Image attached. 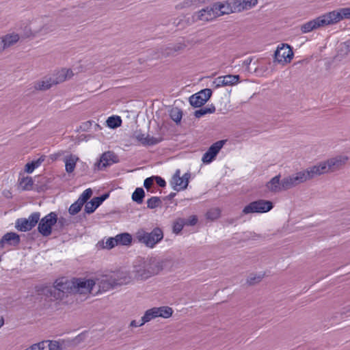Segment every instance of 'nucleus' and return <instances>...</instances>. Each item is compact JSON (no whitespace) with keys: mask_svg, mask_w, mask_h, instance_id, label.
<instances>
[{"mask_svg":"<svg viewBox=\"0 0 350 350\" xmlns=\"http://www.w3.org/2000/svg\"><path fill=\"white\" fill-rule=\"evenodd\" d=\"M118 245V242L116 237H110L107 239L105 242V245L103 246V248H107L108 250L112 249L115 246Z\"/></svg>","mask_w":350,"mask_h":350,"instance_id":"nucleus-48","label":"nucleus"},{"mask_svg":"<svg viewBox=\"0 0 350 350\" xmlns=\"http://www.w3.org/2000/svg\"><path fill=\"white\" fill-rule=\"evenodd\" d=\"M221 211L218 208H211L206 213V217L211 220H215L220 217Z\"/></svg>","mask_w":350,"mask_h":350,"instance_id":"nucleus-46","label":"nucleus"},{"mask_svg":"<svg viewBox=\"0 0 350 350\" xmlns=\"http://www.w3.org/2000/svg\"><path fill=\"white\" fill-rule=\"evenodd\" d=\"M53 85L55 84L51 77L49 78H46L42 81L38 82L35 85V88L38 90H46L51 88Z\"/></svg>","mask_w":350,"mask_h":350,"instance_id":"nucleus-29","label":"nucleus"},{"mask_svg":"<svg viewBox=\"0 0 350 350\" xmlns=\"http://www.w3.org/2000/svg\"><path fill=\"white\" fill-rule=\"evenodd\" d=\"M135 237L138 241L144 244L146 247L152 248L163 238V232L160 228H154L150 232H147L143 229L139 230Z\"/></svg>","mask_w":350,"mask_h":350,"instance_id":"nucleus-3","label":"nucleus"},{"mask_svg":"<svg viewBox=\"0 0 350 350\" xmlns=\"http://www.w3.org/2000/svg\"><path fill=\"white\" fill-rule=\"evenodd\" d=\"M224 77L225 80L228 81L226 85H236L240 81V76L239 75H228L224 76Z\"/></svg>","mask_w":350,"mask_h":350,"instance_id":"nucleus-44","label":"nucleus"},{"mask_svg":"<svg viewBox=\"0 0 350 350\" xmlns=\"http://www.w3.org/2000/svg\"><path fill=\"white\" fill-rule=\"evenodd\" d=\"M83 204L77 200L73 204L70 205L68 208V213L71 215L77 214L81 210Z\"/></svg>","mask_w":350,"mask_h":350,"instance_id":"nucleus-40","label":"nucleus"},{"mask_svg":"<svg viewBox=\"0 0 350 350\" xmlns=\"http://www.w3.org/2000/svg\"><path fill=\"white\" fill-rule=\"evenodd\" d=\"M262 277L261 275H252L248 277L247 280V282L249 285H254L258 282H259L262 280Z\"/></svg>","mask_w":350,"mask_h":350,"instance_id":"nucleus-50","label":"nucleus"},{"mask_svg":"<svg viewBox=\"0 0 350 350\" xmlns=\"http://www.w3.org/2000/svg\"><path fill=\"white\" fill-rule=\"evenodd\" d=\"M38 295H44L49 298H54L55 299H61V293H58L56 289L55 284L53 286H44L37 289Z\"/></svg>","mask_w":350,"mask_h":350,"instance_id":"nucleus-21","label":"nucleus"},{"mask_svg":"<svg viewBox=\"0 0 350 350\" xmlns=\"http://www.w3.org/2000/svg\"><path fill=\"white\" fill-rule=\"evenodd\" d=\"M170 116L172 120L178 124L182 119L183 111L178 107L172 108L170 111Z\"/></svg>","mask_w":350,"mask_h":350,"instance_id":"nucleus-36","label":"nucleus"},{"mask_svg":"<svg viewBox=\"0 0 350 350\" xmlns=\"http://www.w3.org/2000/svg\"><path fill=\"white\" fill-rule=\"evenodd\" d=\"M226 140H219L213 144L203 154L202 161L204 163H211L216 157L220 150L226 144Z\"/></svg>","mask_w":350,"mask_h":350,"instance_id":"nucleus-13","label":"nucleus"},{"mask_svg":"<svg viewBox=\"0 0 350 350\" xmlns=\"http://www.w3.org/2000/svg\"><path fill=\"white\" fill-rule=\"evenodd\" d=\"M91 124H92L91 122L90 121H88L86 122L83 123L80 126V129L83 131H87L90 129Z\"/></svg>","mask_w":350,"mask_h":350,"instance_id":"nucleus-58","label":"nucleus"},{"mask_svg":"<svg viewBox=\"0 0 350 350\" xmlns=\"http://www.w3.org/2000/svg\"><path fill=\"white\" fill-rule=\"evenodd\" d=\"M212 94L213 91L211 89H203L189 97V103L195 108L201 107L210 99Z\"/></svg>","mask_w":350,"mask_h":350,"instance_id":"nucleus-10","label":"nucleus"},{"mask_svg":"<svg viewBox=\"0 0 350 350\" xmlns=\"http://www.w3.org/2000/svg\"><path fill=\"white\" fill-rule=\"evenodd\" d=\"M145 197V192L143 188L137 187L132 194V200L136 203L140 204L143 202Z\"/></svg>","mask_w":350,"mask_h":350,"instance_id":"nucleus-32","label":"nucleus"},{"mask_svg":"<svg viewBox=\"0 0 350 350\" xmlns=\"http://www.w3.org/2000/svg\"><path fill=\"white\" fill-rule=\"evenodd\" d=\"M154 181L160 187H165L166 185L165 180L161 176H154Z\"/></svg>","mask_w":350,"mask_h":350,"instance_id":"nucleus-56","label":"nucleus"},{"mask_svg":"<svg viewBox=\"0 0 350 350\" xmlns=\"http://www.w3.org/2000/svg\"><path fill=\"white\" fill-rule=\"evenodd\" d=\"M176 193L172 192L168 196L164 197L163 198V200H171L172 199H173L176 196Z\"/></svg>","mask_w":350,"mask_h":350,"instance_id":"nucleus-61","label":"nucleus"},{"mask_svg":"<svg viewBox=\"0 0 350 350\" xmlns=\"http://www.w3.org/2000/svg\"><path fill=\"white\" fill-rule=\"evenodd\" d=\"M55 29V26L53 24L44 25L38 31L35 32L36 33H40L41 35L47 34Z\"/></svg>","mask_w":350,"mask_h":350,"instance_id":"nucleus-45","label":"nucleus"},{"mask_svg":"<svg viewBox=\"0 0 350 350\" xmlns=\"http://www.w3.org/2000/svg\"><path fill=\"white\" fill-rule=\"evenodd\" d=\"M19 184L23 190L29 191L32 189L33 180L30 176L23 177L20 180Z\"/></svg>","mask_w":350,"mask_h":350,"instance_id":"nucleus-34","label":"nucleus"},{"mask_svg":"<svg viewBox=\"0 0 350 350\" xmlns=\"http://www.w3.org/2000/svg\"><path fill=\"white\" fill-rule=\"evenodd\" d=\"M273 208V204L272 202L266 200H258L245 206L242 213L245 215L250 213H264L269 212Z\"/></svg>","mask_w":350,"mask_h":350,"instance_id":"nucleus-7","label":"nucleus"},{"mask_svg":"<svg viewBox=\"0 0 350 350\" xmlns=\"http://www.w3.org/2000/svg\"><path fill=\"white\" fill-rule=\"evenodd\" d=\"M229 4L230 3L228 0L224 3L216 2L213 3L215 10H216L218 16L232 13V8Z\"/></svg>","mask_w":350,"mask_h":350,"instance_id":"nucleus-23","label":"nucleus"},{"mask_svg":"<svg viewBox=\"0 0 350 350\" xmlns=\"http://www.w3.org/2000/svg\"><path fill=\"white\" fill-rule=\"evenodd\" d=\"M92 195V190L89 188L85 189L77 199L83 205L88 202V200L91 198Z\"/></svg>","mask_w":350,"mask_h":350,"instance_id":"nucleus-42","label":"nucleus"},{"mask_svg":"<svg viewBox=\"0 0 350 350\" xmlns=\"http://www.w3.org/2000/svg\"><path fill=\"white\" fill-rule=\"evenodd\" d=\"M20 39V36L17 33H8L1 38V42L3 43V49L8 48L15 43H16Z\"/></svg>","mask_w":350,"mask_h":350,"instance_id":"nucleus-25","label":"nucleus"},{"mask_svg":"<svg viewBox=\"0 0 350 350\" xmlns=\"http://www.w3.org/2000/svg\"><path fill=\"white\" fill-rule=\"evenodd\" d=\"M118 245H129L132 242V237L129 233L124 232L116 236Z\"/></svg>","mask_w":350,"mask_h":350,"instance_id":"nucleus-30","label":"nucleus"},{"mask_svg":"<svg viewBox=\"0 0 350 350\" xmlns=\"http://www.w3.org/2000/svg\"><path fill=\"white\" fill-rule=\"evenodd\" d=\"M292 48L288 44L279 45L274 53V62L284 65L291 61L293 57Z\"/></svg>","mask_w":350,"mask_h":350,"instance_id":"nucleus-9","label":"nucleus"},{"mask_svg":"<svg viewBox=\"0 0 350 350\" xmlns=\"http://www.w3.org/2000/svg\"><path fill=\"white\" fill-rule=\"evenodd\" d=\"M106 122L107 126L110 129H116L121 126L122 119L120 116H112L107 118Z\"/></svg>","mask_w":350,"mask_h":350,"instance_id":"nucleus-33","label":"nucleus"},{"mask_svg":"<svg viewBox=\"0 0 350 350\" xmlns=\"http://www.w3.org/2000/svg\"><path fill=\"white\" fill-rule=\"evenodd\" d=\"M228 81L224 79V76L219 77L215 79L214 83H217L215 87L219 88L221 86H226Z\"/></svg>","mask_w":350,"mask_h":350,"instance_id":"nucleus-53","label":"nucleus"},{"mask_svg":"<svg viewBox=\"0 0 350 350\" xmlns=\"http://www.w3.org/2000/svg\"><path fill=\"white\" fill-rule=\"evenodd\" d=\"M215 107L213 104L208 105L207 107L200 108L195 111L194 116L197 118H200L201 117L208 114V113H213L215 111Z\"/></svg>","mask_w":350,"mask_h":350,"instance_id":"nucleus-28","label":"nucleus"},{"mask_svg":"<svg viewBox=\"0 0 350 350\" xmlns=\"http://www.w3.org/2000/svg\"><path fill=\"white\" fill-rule=\"evenodd\" d=\"M21 243L20 236L13 232L5 233L0 240V249H3L5 245L17 247Z\"/></svg>","mask_w":350,"mask_h":350,"instance_id":"nucleus-18","label":"nucleus"},{"mask_svg":"<svg viewBox=\"0 0 350 350\" xmlns=\"http://www.w3.org/2000/svg\"><path fill=\"white\" fill-rule=\"evenodd\" d=\"M77 160V158H75L72 155H70L68 159H66L65 167H66V171L68 173H71L75 170Z\"/></svg>","mask_w":350,"mask_h":350,"instance_id":"nucleus-38","label":"nucleus"},{"mask_svg":"<svg viewBox=\"0 0 350 350\" xmlns=\"http://www.w3.org/2000/svg\"><path fill=\"white\" fill-rule=\"evenodd\" d=\"M130 279L131 278L128 274L120 273L110 277L105 276L101 279H97L95 282L98 286V291L101 293L126 284L130 282Z\"/></svg>","mask_w":350,"mask_h":350,"instance_id":"nucleus-2","label":"nucleus"},{"mask_svg":"<svg viewBox=\"0 0 350 350\" xmlns=\"http://www.w3.org/2000/svg\"><path fill=\"white\" fill-rule=\"evenodd\" d=\"M159 316L164 319L170 318L173 314V310L169 306L159 307Z\"/></svg>","mask_w":350,"mask_h":350,"instance_id":"nucleus-39","label":"nucleus"},{"mask_svg":"<svg viewBox=\"0 0 350 350\" xmlns=\"http://www.w3.org/2000/svg\"><path fill=\"white\" fill-rule=\"evenodd\" d=\"M191 177L190 172H186L183 174V176L181 177L184 180V185L182 187V189H186L187 188L188 184H189V180Z\"/></svg>","mask_w":350,"mask_h":350,"instance_id":"nucleus-55","label":"nucleus"},{"mask_svg":"<svg viewBox=\"0 0 350 350\" xmlns=\"http://www.w3.org/2000/svg\"><path fill=\"white\" fill-rule=\"evenodd\" d=\"M170 184L174 190L177 191L183 190L182 187L184 185V180L180 177V170L177 169L176 170L170 180Z\"/></svg>","mask_w":350,"mask_h":350,"instance_id":"nucleus-24","label":"nucleus"},{"mask_svg":"<svg viewBox=\"0 0 350 350\" xmlns=\"http://www.w3.org/2000/svg\"><path fill=\"white\" fill-rule=\"evenodd\" d=\"M135 138L144 146H154L163 140V137L161 135L158 137H150L149 135H147L145 137V135L143 133H135Z\"/></svg>","mask_w":350,"mask_h":350,"instance_id":"nucleus-19","label":"nucleus"},{"mask_svg":"<svg viewBox=\"0 0 350 350\" xmlns=\"http://www.w3.org/2000/svg\"><path fill=\"white\" fill-rule=\"evenodd\" d=\"M347 157H336L327 159L325 161H322L317 165H314V168L319 169L317 172V176L322 174L328 173L329 172H334L340 169L347 161Z\"/></svg>","mask_w":350,"mask_h":350,"instance_id":"nucleus-4","label":"nucleus"},{"mask_svg":"<svg viewBox=\"0 0 350 350\" xmlns=\"http://www.w3.org/2000/svg\"><path fill=\"white\" fill-rule=\"evenodd\" d=\"M232 8V13L240 12L243 11V6L241 4V0H228Z\"/></svg>","mask_w":350,"mask_h":350,"instance_id":"nucleus-43","label":"nucleus"},{"mask_svg":"<svg viewBox=\"0 0 350 350\" xmlns=\"http://www.w3.org/2000/svg\"><path fill=\"white\" fill-rule=\"evenodd\" d=\"M187 45L184 42H178L174 44H170L162 51L165 56H174L177 53L184 50Z\"/></svg>","mask_w":350,"mask_h":350,"instance_id":"nucleus-22","label":"nucleus"},{"mask_svg":"<svg viewBox=\"0 0 350 350\" xmlns=\"http://www.w3.org/2000/svg\"><path fill=\"white\" fill-rule=\"evenodd\" d=\"M38 226V231L43 237H49L51 234L53 228L57 221V215L55 212H51L41 219Z\"/></svg>","mask_w":350,"mask_h":350,"instance_id":"nucleus-5","label":"nucleus"},{"mask_svg":"<svg viewBox=\"0 0 350 350\" xmlns=\"http://www.w3.org/2000/svg\"><path fill=\"white\" fill-rule=\"evenodd\" d=\"M71 345L72 342L70 340H51L49 343V350H63Z\"/></svg>","mask_w":350,"mask_h":350,"instance_id":"nucleus-26","label":"nucleus"},{"mask_svg":"<svg viewBox=\"0 0 350 350\" xmlns=\"http://www.w3.org/2000/svg\"><path fill=\"white\" fill-rule=\"evenodd\" d=\"M329 25L336 24L347 18L350 19V8H340L325 14Z\"/></svg>","mask_w":350,"mask_h":350,"instance_id":"nucleus-12","label":"nucleus"},{"mask_svg":"<svg viewBox=\"0 0 350 350\" xmlns=\"http://www.w3.org/2000/svg\"><path fill=\"white\" fill-rule=\"evenodd\" d=\"M40 217V212L32 213L28 218H18L15 223L16 228L21 232H27L33 229L38 223Z\"/></svg>","mask_w":350,"mask_h":350,"instance_id":"nucleus-8","label":"nucleus"},{"mask_svg":"<svg viewBox=\"0 0 350 350\" xmlns=\"http://www.w3.org/2000/svg\"><path fill=\"white\" fill-rule=\"evenodd\" d=\"M185 226V219L178 218L173 224V232L178 234L181 232L183 227Z\"/></svg>","mask_w":350,"mask_h":350,"instance_id":"nucleus-41","label":"nucleus"},{"mask_svg":"<svg viewBox=\"0 0 350 350\" xmlns=\"http://www.w3.org/2000/svg\"><path fill=\"white\" fill-rule=\"evenodd\" d=\"M218 17V14L215 10L214 5L211 7L203 8L193 15V21H209Z\"/></svg>","mask_w":350,"mask_h":350,"instance_id":"nucleus-17","label":"nucleus"},{"mask_svg":"<svg viewBox=\"0 0 350 350\" xmlns=\"http://www.w3.org/2000/svg\"><path fill=\"white\" fill-rule=\"evenodd\" d=\"M153 319H154V317H153V314H152V312L150 311H149V310H147L145 312L144 315L142 317V319H141L142 322L140 323V325H144L146 323L150 321V320H152Z\"/></svg>","mask_w":350,"mask_h":350,"instance_id":"nucleus-49","label":"nucleus"},{"mask_svg":"<svg viewBox=\"0 0 350 350\" xmlns=\"http://www.w3.org/2000/svg\"><path fill=\"white\" fill-rule=\"evenodd\" d=\"M329 25L325 14L304 23L301 27L302 33H308L320 27Z\"/></svg>","mask_w":350,"mask_h":350,"instance_id":"nucleus-16","label":"nucleus"},{"mask_svg":"<svg viewBox=\"0 0 350 350\" xmlns=\"http://www.w3.org/2000/svg\"><path fill=\"white\" fill-rule=\"evenodd\" d=\"M72 280L75 284V294L90 293L96 285V282L92 279L73 278Z\"/></svg>","mask_w":350,"mask_h":350,"instance_id":"nucleus-11","label":"nucleus"},{"mask_svg":"<svg viewBox=\"0 0 350 350\" xmlns=\"http://www.w3.org/2000/svg\"><path fill=\"white\" fill-rule=\"evenodd\" d=\"M258 3V0H241L243 11L254 7Z\"/></svg>","mask_w":350,"mask_h":350,"instance_id":"nucleus-47","label":"nucleus"},{"mask_svg":"<svg viewBox=\"0 0 350 350\" xmlns=\"http://www.w3.org/2000/svg\"><path fill=\"white\" fill-rule=\"evenodd\" d=\"M162 201L159 197L152 196L147 200V207L150 209L161 207Z\"/></svg>","mask_w":350,"mask_h":350,"instance_id":"nucleus-37","label":"nucleus"},{"mask_svg":"<svg viewBox=\"0 0 350 350\" xmlns=\"http://www.w3.org/2000/svg\"><path fill=\"white\" fill-rule=\"evenodd\" d=\"M37 168L35 164L33 161L27 163L25 166V171L28 173L31 174L33 172V170Z\"/></svg>","mask_w":350,"mask_h":350,"instance_id":"nucleus-54","label":"nucleus"},{"mask_svg":"<svg viewBox=\"0 0 350 350\" xmlns=\"http://www.w3.org/2000/svg\"><path fill=\"white\" fill-rule=\"evenodd\" d=\"M100 204L98 199L94 197L85 204L84 211L87 214L93 213Z\"/></svg>","mask_w":350,"mask_h":350,"instance_id":"nucleus-27","label":"nucleus"},{"mask_svg":"<svg viewBox=\"0 0 350 350\" xmlns=\"http://www.w3.org/2000/svg\"><path fill=\"white\" fill-rule=\"evenodd\" d=\"M198 219L196 215H191L188 219H185V226H194Z\"/></svg>","mask_w":350,"mask_h":350,"instance_id":"nucleus-52","label":"nucleus"},{"mask_svg":"<svg viewBox=\"0 0 350 350\" xmlns=\"http://www.w3.org/2000/svg\"><path fill=\"white\" fill-rule=\"evenodd\" d=\"M162 269L161 263L157 258H150L144 262L143 267L139 269L137 272L142 279H147L157 274Z\"/></svg>","mask_w":350,"mask_h":350,"instance_id":"nucleus-6","label":"nucleus"},{"mask_svg":"<svg viewBox=\"0 0 350 350\" xmlns=\"http://www.w3.org/2000/svg\"><path fill=\"white\" fill-rule=\"evenodd\" d=\"M252 61V59L251 57H249L243 61V66H245L246 68H249V66L250 65L251 62Z\"/></svg>","mask_w":350,"mask_h":350,"instance_id":"nucleus-63","label":"nucleus"},{"mask_svg":"<svg viewBox=\"0 0 350 350\" xmlns=\"http://www.w3.org/2000/svg\"><path fill=\"white\" fill-rule=\"evenodd\" d=\"M154 176L146 178L144 182V187L148 191L154 185Z\"/></svg>","mask_w":350,"mask_h":350,"instance_id":"nucleus-51","label":"nucleus"},{"mask_svg":"<svg viewBox=\"0 0 350 350\" xmlns=\"http://www.w3.org/2000/svg\"><path fill=\"white\" fill-rule=\"evenodd\" d=\"M119 161L118 156L113 152L108 151L104 152L99 161L95 163L94 170H101L107 166L116 163Z\"/></svg>","mask_w":350,"mask_h":350,"instance_id":"nucleus-14","label":"nucleus"},{"mask_svg":"<svg viewBox=\"0 0 350 350\" xmlns=\"http://www.w3.org/2000/svg\"><path fill=\"white\" fill-rule=\"evenodd\" d=\"M109 196V193H105L100 196L96 197V199H98V201L102 204L105 200H107Z\"/></svg>","mask_w":350,"mask_h":350,"instance_id":"nucleus-57","label":"nucleus"},{"mask_svg":"<svg viewBox=\"0 0 350 350\" xmlns=\"http://www.w3.org/2000/svg\"><path fill=\"white\" fill-rule=\"evenodd\" d=\"M318 170L319 169H315L314 166L312 165L305 170L283 178V188H286V190H288L308 180L313 179L314 177L317 176V172Z\"/></svg>","mask_w":350,"mask_h":350,"instance_id":"nucleus-1","label":"nucleus"},{"mask_svg":"<svg viewBox=\"0 0 350 350\" xmlns=\"http://www.w3.org/2000/svg\"><path fill=\"white\" fill-rule=\"evenodd\" d=\"M55 287L58 293H61V299H62L65 294L74 293L75 284L73 280H69L64 278L56 280L55 282Z\"/></svg>","mask_w":350,"mask_h":350,"instance_id":"nucleus-15","label":"nucleus"},{"mask_svg":"<svg viewBox=\"0 0 350 350\" xmlns=\"http://www.w3.org/2000/svg\"><path fill=\"white\" fill-rule=\"evenodd\" d=\"M62 153L61 152H57V153H55V154H51L50 155V158L52 161H55L57 160L60 156H62Z\"/></svg>","mask_w":350,"mask_h":350,"instance_id":"nucleus-62","label":"nucleus"},{"mask_svg":"<svg viewBox=\"0 0 350 350\" xmlns=\"http://www.w3.org/2000/svg\"><path fill=\"white\" fill-rule=\"evenodd\" d=\"M45 157H46L44 155H42L37 160H33L32 161L33 162L36 167H38L41 165V163L45 160Z\"/></svg>","mask_w":350,"mask_h":350,"instance_id":"nucleus-59","label":"nucleus"},{"mask_svg":"<svg viewBox=\"0 0 350 350\" xmlns=\"http://www.w3.org/2000/svg\"><path fill=\"white\" fill-rule=\"evenodd\" d=\"M149 311H150L152 312V314H153V317L155 318L157 317H159V308H157V307H154V308H150L149 309Z\"/></svg>","mask_w":350,"mask_h":350,"instance_id":"nucleus-60","label":"nucleus"},{"mask_svg":"<svg viewBox=\"0 0 350 350\" xmlns=\"http://www.w3.org/2000/svg\"><path fill=\"white\" fill-rule=\"evenodd\" d=\"M69 224V222L67 219L64 217H57V221L53 228V231L58 232H62L64 228Z\"/></svg>","mask_w":350,"mask_h":350,"instance_id":"nucleus-35","label":"nucleus"},{"mask_svg":"<svg viewBox=\"0 0 350 350\" xmlns=\"http://www.w3.org/2000/svg\"><path fill=\"white\" fill-rule=\"evenodd\" d=\"M280 174L276 175L267 183L266 187L269 191L279 193L282 191H286V188H283L282 179L280 180Z\"/></svg>","mask_w":350,"mask_h":350,"instance_id":"nucleus-20","label":"nucleus"},{"mask_svg":"<svg viewBox=\"0 0 350 350\" xmlns=\"http://www.w3.org/2000/svg\"><path fill=\"white\" fill-rule=\"evenodd\" d=\"M344 44L345 46V48L347 49V50L350 52V38L349 40H347V41H345L344 42Z\"/></svg>","mask_w":350,"mask_h":350,"instance_id":"nucleus-64","label":"nucleus"},{"mask_svg":"<svg viewBox=\"0 0 350 350\" xmlns=\"http://www.w3.org/2000/svg\"><path fill=\"white\" fill-rule=\"evenodd\" d=\"M69 70L62 69L60 71H58L55 75L51 77L55 85L62 83L66 80Z\"/></svg>","mask_w":350,"mask_h":350,"instance_id":"nucleus-31","label":"nucleus"}]
</instances>
